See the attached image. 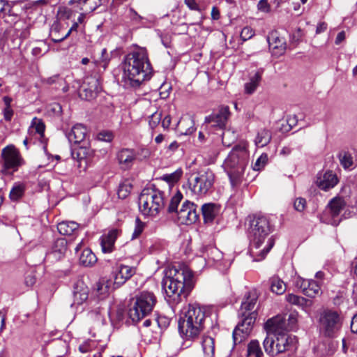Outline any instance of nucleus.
Masks as SVG:
<instances>
[{"label":"nucleus","instance_id":"nucleus-9","mask_svg":"<svg viewBox=\"0 0 357 357\" xmlns=\"http://www.w3.org/2000/svg\"><path fill=\"white\" fill-rule=\"evenodd\" d=\"M156 303L157 298L153 293L141 292L136 296L133 305H131L128 310L129 318L133 323H137L152 312Z\"/></svg>","mask_w":357,"mask_h":357},{"label":"nucleus","instance_id":"nucleus-21","mask_svg":"<svg viewBox=\"0 0 357 357\" xmlns=\"http://www.w3.org/2000/svg\"><path fill=\"white\" fill-rule=\"evenodd\" d=\"M89 288L82 280L77 281L73 286V303L72 305H82L88 299Z\"/></svg>","mask_w":357,"mask_h":357},{"label":"nucleus","instance_id":"nucleus-55","mask_svg":"<svg viewBox=\"0 0 357 357\" xmlns=\"http://www.w3.org/2000/svg\"><path fill=\"white\" fill-rule=\"evenodd\" d=\"M253 36V32L252 29L249 27H245L243 29L241 33V37L243 40H246L247 39L251 38Z\"/></svg>","mask_w":357,"mask_h":357},{"label":"nucleus","instance_id":"nucleus-45","mask_svg":"<svg viewBox=\"0 0 357 357\" xmlns=\"http://www.w3.org/2000/svg\"><path fill=\"white\" fill-rule=\"evenodd\" d=\"M145 227V223L142 222L139 218L135 219V225L134 231L132 234V239L138 238L143 232Z\"/></svg>","mask_w":357,"mask_h":357},{"label":"nucleus","instance_id":"nucleus-13","mask_svg":"<svg viewBox=\"0 0 357 357\" xmlns=\"http://www.w3.org/2000/svg\"><path fill=\"white\" fill-rule=\"evenodd\" d=\"M1 158V171L3 174H10L17 171L22 164L20 153L13 145H8L3 148Z\"/></svg>","mask_w":357,"mask_h":357},{"label":"nucleus","instance_id":"nucleus-52","mask_svg":"<svg viewBox=\"0 0 357 357\" xmlns=\"http://www.w3.org/2000/svg\"><path fill=\"white\" fill-rule=\"evenodd\" d=\"M297 322L296 315L295 314H290L288 319L287 320V331H291L294 328Z\"/></svg>","mask_w":357,"mask_h":357},{"label":"nucleus","instance_id":"nucleus-39","mask_svg":"<svg viewBox=\"0 0 357 357\" xmlns=\"http://www.w3.org/2000/svg\"><path fill=\"white\" fill-rule=\"evenodd\" d=\"M24 193V185L23 184L15 185L10 192V198L13 201L20 199Z\"/></svg>","mask_w":357,"mask_h":357},{"label":"nucleus","instance_id":"nucleus-32","mask_svg":"<svg viewBox=\"0 0 357 357\" xmlns=\"http://www.w3.org/2000/svg\"><path fill=\"white\" fill-rule=\"evenodd\" d=\"M79 225L73 221H63L58 224V231L64 236H70L76 232Z\"/></svg>","mask_w":357,"mask_h":357},{"label":"nucleus","instance_id":"nucleus-15","mask_svg":"<svg viewBox=\"0 0 357 357\" xmlns=\"http://www.w3.org/2000/svg\"><path fill=\"white\" fill-rule=\"evenodd\" d=\"M295 286L307 297L314 298L321 291V282L314 280H305L300 276L295 278Z\"/></svg>","mask_w":357,"mask_h":357},{"label":"nucleus","instance_id":"nucleus-14","mask_svg":"<svg viewBox=\"0 0 357 357\" xmlns=\"http://www.w3.org/2000/svg\"><path fill=\"white\" fill-rule=\"evenodd\" d=\"M267 336H278L282 334H287V319L282 315H277L268 319L264 326Z\"/></svg>","mask_w":357,"mask_h":357},{"label":"nucleus","instance_id":"nucleus-58","mask_svg":"<svg viewBox=\"0 0 357 357\" xmlns=\"http://www.w3.org/2000/svg\"><path fill=\"white\" fill-rule=\"evenodd\" d=\"M112 56V52H108L106 48L101 50V59L103 61H106L110 59Z\"/></svg>","mask_w":357,"mask_h":357},{"label":"nucleus","instance_id":"nucleus-42","mask_svg":"<svg viewBox=\"0 0 357 357\" xmlns=\"http://www.w3.org/2000/svg\"><path fill=\"white\" fill-rule=\"evenodd\" d=\"M182 199L183 195L180 192H177L175 195L172 197L168 206L167 211L169 213L177 212L178 206Z\"/></svg>","mask_w":357,"mask_h":357},{"label":"nucleus","instance_id":"nucleus-64","mask_svg":"<svg viewBox=\"0 0 357 357\" xmlns=\"http://www.w3.org/2000/svg\"><path fill=\"white\" fill-rule=\"evenodd\" d=\"M327 29V24L326 22H320L318 24L317 26L316 32L317 33H320Z\"/></svg>","mask_w":357,"mask_h":357},{"label":"nucleus","instance_id":"nucleus-24","mask_svg":"<svg viewBox=\"0 0 357 357\" xmlns=\"http://www.w3.org/2000/svg\"><path fill=\"white\" fill-rule=\"evenodd\" d=\"M136 273V268L126 265H120L115 273L114 282L118 285L124 284Z\"/></svg>","mask_w":357,"mask_h":357},{"label":"nucleus","instance_id":"nucleus-60","mask_svg":"<svg viewBox=\"0 0 357 357\" xmlns=\"http://www.w3.org/2000/svg\"><path fill=\"white\" fill-rule=\"evenodd\" d=\"M268 42L269 43V45H271L272 43H277L278 42V37L277 36V33L276 32H273L271 33L268 36ZM280 41L278 40V43H280Z\"/></svg>","mask_w":357,"mask_h":357},{"label":"nucleus","instance_id":"nucleus-53","mask_svg":"<svg viewBox=\"0 0 357 357\" xmlns=\"http://www.w3.org/2000/svg\"><path fill=\"white\" fill-rule=\"evenodd\" d=\"M306 204L305 199L303 198H297L294 202V208L298 211H303Z\"/></svg>","mask_w":357,"mask_h":357},{"label":"nucleus","instance_id":"nucleus-27","mask_svg":"<svg viewBox=\"0 0 357 357\" xmlns=\"http://www.w3.org/2000/svg\"><path fill=\"white\" fill-rule=\"evenodd\" d=\"M286 301L290 304L302 307L305 310L310 309L313 305L312 300L294 294H287Z\"/></svg>","mask_w":357,"mask_h":357},{"label":"nucleus","instance_id":"nucleus-4","mask_svg":"<svg viewBox=\"0 0 357 357\" xmlns=\"http://www.w3.org/2000/svg\"><path fill=\"white\" fill-rule=\"evenodd\" d=\"M206 310L198 304L189 305L178 320V331L185 340H194L199 337L205 327Z\"/></svg>","mask_w":357,"mask_h":357},{"label":"nucleus","instance_id":"nucleus-47","mask_svg":"<svg viewBox=\"0 0 357 357\" xmlns=\"http://www.w3.org/2000/svg\"><path fill=\"white\" fill-rule=\"evenodd\" d=\"M268 161V155L266 153L261 154L256 160L254 164L253 169L255 171H259L261 169Z\"/></svg>","mask_w":357,"mask_h":357},{"label":"nucleus","instance_id":"nucleus-54","mask_svg":"<svg viewBox=\"0 0 357 357\" xmlns=\"http://www.w3.org/2000/svg\"><path fill=\"white\" fill-rule=\"evenodd\" d=\"M59 79L60 75L59 74H56L52 77L42 79V82L45 84L52 85L53 84L56 83L59 80Z\"/></svg>","mask_w":357,"mask_h":357},{"label":"nucleus","instance_id":"nucleus-36","mask_svg":"<svg viewBox=\"0 0 357 357\" xmlns=\"http://www.w3.org/2000/svg\"><path fill=\"white\" fill-rule=\"evenodd\" d=\"M248 357H263L264 354L261 351L259 342L257 340H253L248 344Z\"/></svg>","mask_w":357,"mask_h":357},{"label":"nucleus","instance_id":"nucleus-18","mask_svg":"<svg viewBox=\"0 0 357 357\" xmlns=\"http://www.w3.org/2000/svg\"><path fill=\"white\" fill-rule=\"evenodd\" d=\"M82 91L80 96L86 100L93 99L101 91L98 79L96 77H88L82 86Z\"/></svg>","mask_w":357,"mask_h":357},{"label":"nucleus","instance_id":"nucleus-62","mask_svg":"<svg viewBox=\"0 0 357 357\" xmlns=\"http://www.w3.org/2000/svg\"><path fill=\"white\" fill-rule=\"evenodd\" d=\"M171 124V117L170 116H166L163 120L162 121V126L164 129H167Z\"/></svg>","mask_w":357,"mask_h":357},{"label":"nucleus","instance_id":"nucleus-50","mask_svg":"<svg viewBox=\"0 0 357 357\" xmlns=\"http://www.w3.org/2000/svg\"><path fill=\"white\" fill-rule=\"evenodd\" d=\"M113 134L109 131H102L98 134L97 138L98 140L109 142L113 139Z\"/></svg>","mask_w":357,"mask_h":357},{"label":"nucleus","instance_id":"nucleus-12","mask_svg":"<svg viewBox=\"0 0 357 357\" xmlns=\"http://www.w3.org/2000/svg\"><path fill=\"white\" fill-rule=\"evenodd\" d=\"M319 323L324 334L328 337H333L341 328L342 320L337 311L325 309L319 314Z\"/></svg>","mask_w":357,"mask_h":357},{"label":"nucleus","instance_id":"nucleus-41","mask_svg":"<svg viewBox=\"0 0 357 357\" xmlns=\"http://www.w3.org/2000/svg\"><path fill=\"white\" fill-rule=\"evenodd\" d=\"M183 174V170L181 168L177 169L175 172L171 174H164L162 177V180L165 181L169 183H174L177 182Z\"/></svg>","mask_w":357,"mask_h":357},{"label":"nucleus","instance_id":"nucleus-29","mask_svg":"<svg viewBox=\"0 0 357 357\" xmlns=\"http://www.w3.org/2000/svg\"><path fill=\"white\" fill-rule=\"evenodd\" d=\"M111 282L105 278H101L94 285L93 290L96 295L99 297L100 299H102L106 297L109 291Z\"/></svg>","mask_w":357,"mask_h":357},{"label":"nucleus","instance_id":"nucleus-5","mask_svg":"<svg viewBox=\"0 0 357 357\" xmlns=\"http://www.w3.org/2000/svg\"><path fill=\"white\" fill-rule=\"evenodd\" d=\"M257 301V295L255 291H250L245 295L238 312L241 321L233 331L234 344L241 343L250 333L257 317V313L254 310Z\"/></svg>","mask_w":357,"mask_h":357},{"label":"nucleus","instance_id":"nucleus-61","mask_svg":"<svg viewBox=\"0 0 357 357\" xmlns=\"http://www.w3.org/2000/svg\"><path fill=\"white\" fill-rule=\"evenodd\" d=\"M351 331L354 333H357V314H355L352 318L351 323Z\"/></svg>","mask_w":357,"mask_h":357},{"label":"nucleus","instance_id":"nucleus-3","mask_svg":"<svg viewBox=\"0 0 357 357\" xmlns=\"http://www.w3.org/2000/svg\"><path fill=\"white\" fill-rule=\"evenodd\" d=\"M192 271L187 266L173 267L162 280V288L169 301L178 303L186 298L194 287Z\"/></svg>","mask_w":357,"mask_h":357},{"label":"nucleus","instance_id":"nucleus-63","mask_svg":"<svg viewBox=\"0 0 357 357\" xmlns=\"http://www.w3.org/2000/svg\"><path fill=\"white\" fill-rule=\"evenodd\" d=\"M185 3L191 9V10H197L198 6L196 3L195 0H184Z\"/></svg>","mask_w":357,"mask_h":357},{"label":"nucleus","instance_id":"nucleus-10","mask_svg":"<svg viewBox=\"0 0 357 357\" xmlns=\"http://www.w3.org/2000/svg\"><path fill=\"white\" fill-rule=\"evenodd\" d=\"M215 182V174L210 169L192 173L188 179L189 188L192 194L204 196L213 189Z\"/></svg>","mask_w":357,"mask_h":357},{"label":"nucleus","instance_id":"nucleus-56","mask_svg":"<svg viewBox=\"0 0 357 357\" xmlns=\"http://www.w3.org/2000/svg\"><path fill=\"white\" fill-rule=\"evenodd\" d=\"M35 275L32 273L28 274L25 278V284L28 287H32L36 283Z\"/></svg>","mask_w":357,"mask_h":357},{"label":"nucleus","instance_id":"nucleus-25","mask_svg":"<svg viewBox=\"0 0 357 357\" xmlns=\"http://www.w3.org/2000/svg\"><path fill=\"white\" fill-rule=\"evenodd\" d=\"M67 250V241L65 238H60L56 239L52 247V250L49 253L50 257L59 260L63 257Z\"/></svg>","mask_w":357,"mask_h":357},{"label":"nucleus","instance_id":"nucleus-49","mask_svg":"<svg viewBox=\"0 0 357 357\" xmlns=\"http://www.w3.org/2000/svg\"><path fill=\"white\" fill-rule=\"evenodd\" d=\"M285 51L286 46H269V52H271L272 56L275 58H278L280 56L284 54Z\"/></svg>","mask_w":357,"mask_h":357},{"label":"nucleus","instance_id":"nucleus-31","mask_svg":"<svg viewBox=\"0 0 357 357\" xmlns=\"http://www.w3.org/2000/svg\"><path fill=\"white\" fill-rule=\"evenodd\" d=\"M70 4H77L79 10L84 12L94 10L100 3V0H71Z\"/></svg>","mask_w":357,"mask_h":357},{"label":"nucleus","instance_id":"nucleus-6","mask_svg":"<svg viewBox=\"0 0 357 357\" xmlns=\"http://www.w3.org/2000/svg\"><path fill=\"white\" fill-rule=\"evenodd\" d=\"M249 154L245 144L235 146L224 162L232 185L241 182L248 162Z\"/></svg>","mask_w":357,"mask_h":357},{"label":"nucleus","instance_id":"nucleus-46","mask_svg":"<svg viewBox=\"0 0 357 357\" xmlns=\"http://www.w3.org/2000/svg\"><path fill=\"white\" fill-rule=\"evenodd\" d=\"M341 165L344 168H349L353 165V158L349 153L344 152L340 155Z\"/></svg>","mask_w":357,"mask_h":357},{"label":"nucleus","instance_id":"nucleus-8","mask_svg":"<svg viewBox=\"0 0 357 357\" xmlns=\"http://www.w3.org/2000/svg\"><path fill=\"white\" fill-rule=\"evenodd\" d=\"M70 143L79 144L80 146L73 151V155L78 160L91 158L93 155V150L91 148L87 128L81 123L75 125L71 130L66 133Z\"/></svg>","mask_w":357,"mask_h":357},{"label":"nucleus","instance_id":"nucleus-7","mask_svg":"<svg viewBox=\"0 0 357 357\" xmlns=\"http://www.w3.org/2000/svg\"><path fill=\"white\" fill-rule=\"evenodd\" d=\"M165 192L153 188H144L139 197V208L146 216H155L164 208Z\"/></svg>","mask_w":357,"mask_h":357},{"label":"nucleus","instance_id":"nucleus-38","mask_svg":"<svg viewBox=\"0 0 357 357\" xmlns=\"http://www.w3.org/2000/svg\"><path fill=\"white\" fill-rule=\"evenodd\" d=\"M271 139V132L268 130L264 129L259 131L255 139V144L259 147H264L270 142Z\"/></svg>","mask_w":357,"mask_h":357},{"label":"nucleus","instance_id":"nucleus-19","mask_svg":"<svg viewBox=\"0 0 357 357\" xmlns=\"http://www.w3.org/2000/svg\"><path fill=\"white\" fill-rule=\"evenodd\" d=\"M337 175L332 171L319 172L316 177L315 184L321 190L328 191L333 188L338 183Z\"/></svg>","mask_w":357,"mask_h":357},{"label":"nucleus","instance_id":"nucleus-33","mask_svg":"<svg viewBox=\"0 0 357 357\" xmlns=\"http://www.w3.org/2000/svg\"><path fill=\"white\" fill-rule=\"evenodd\" d=\"M202 347L204 357H213L215 354V341L211 337H204Z\"/></svg>","mask_w":357,"mask_h":357},{"label":"nucleus","instance_id":"nucleus-37","mask_svg":"<svg viewBox=\"0 0 357 357\" xmlns=\"http://www.w3.org/2000/svg\"><path fill=\"white\" fill-rule=\"evenodd\" d=\"M204 253L209 261L214 262L220 261L223 257L222 252L214 246L207 247Z\"/></svg>","mask_w":357,"mask_h":357},{"label":"nucleus","instance_id":"nucleus-57","mask_svg":"<svg viewBox=\"0 0 357 357\" xmlns=\"http://www.w3.org/2000/svg\"><path fill=\"white\" fill-rule=\"evenodd\" d=\"M4 119L6 121H10L13 115V112L10 107H6L3 111Z\"/></svg>","mask_w":357,"mask_h":357},{"label":"nucleus","instance_id":"nucleus-51","mask_svg":"<svg viewBox=\"0 0 357 357\" xmlns=\"http://www.w3.org/2000/svg\"><path fill=\"white\" fill-rule=\"evenodd\" d=\"M257 8L259 10L267 13L271 10V6L267 0H260L257 4Z\"/></svg>","mask_w":357,"mask_h":357},{"label":"nucleus","instance_id":"nucleus-43","mask_svg":"<svg viewBox=\"0 0 357 357\" xmlns=\"http://www.w3.org/2000/svg\"><path fill=\"white\" fill-rule=\"evenodd\" d=\"M73 11L66 6H59L56 13L58 20H66L71 18Z\"/></svg>","mask_w":357,"mask_h":357},{"label":"nucleus","instance_id":"nucleus-2","mask_svg":"<svg viewBox=\"0 0 357 357\" xmlns=\"http://www.w3.org/2000/svg\"><path fill=\"white\" fill-rule=\"evenodd\" d=\"M248 236L250 241V254L253 261L264 259L274 245L271 238H268L272 231L269 220L264 215L249 217Z\"/></svg>","mask_w":357,"mask_h":357},{"label":"nucleus","instance_id":"nucleus-16","mask_svg":"<svg viewBox=\"0 0 357 357\" xmlns=\"http://www.w3.org/2000/svg\"><path fill=\"white\" fill-rule=\"evenodd\" d=\"M178 218L181 224L191 225L195 223L199 218L197 206L193 203L185 201L181 208L177 211Z\"/></svg>","mask_w":357,"mask_h":357},{"label":"nucleus","instance_id":"nucleus-44","mask_svg":"<svg viewBox=\"0 0 357 357\" xmlns=\"http://www.w3.org/2000/svg\"><path fill=\"white\" fill-rule=\"evenodd\" d=\"M31 128L36 130V132L40 136H43L45 132V124L43 121L36 117L33 118L31 122Z\"/></svg>","mask_w":357,"mask_h":357},{"label":"nucleus","instance_id":"nucleus-28","mask_svg":"<svg viewBox=\"0 0 357 357\" xmlns=\"http://www.w3.org/2000/svg\"><path fill=\"white\" fill-rule=\"evenodd\" d=\"M195 130L194 121L190 117L181 119L177 124V131L181 135H190Z\"/></svg>","mask_w":357,"mask_h":357},{"label":"nucleus","instance_id":"nucleus-17","mask_svg":"<svg viewBox=\"0 0 357 357\" xmlns=\"http://www.w3.org/2000/svg\"><path fill=\"white\" fill-rule=\"evenodd\" d=\"M231 113L228 106H224L219 109L217 112L206 116L205 122L208 123L211 127L223 129L229 119Z\"/></svg>","mask_w":357,"mask_h":357},{"label":"nucleus","instance_id":"nucleus-23","mask_svg":"<svg viewBox=\"0 0 357 357\" xmlns=\"http://www.w3.org/2000/svg\"><path fill=\"white\" fill-rule=\"evenodd\" d=\"M346 205V202L342 197H336L332 199L328 203V208L330 210L331 215L333 218L331 224L333 225H337L340 223V220H336L343 210Z\"/></svg>","mask_w":357,"mask_h":357},{"label":"nucleus","instance_id":"nucleus-1","mask_svg":"<svg viewBox=\"0 0 357 357\" xmlns=\"http://www.w3.org/2000/svg\"><path fill=\"white\" fill-rule=\"evenodd\" d=\"M123 79L126 85L137 88L153 75V68L145 47H138L127 54L122 63Z\"/></svg>","mask_w":357,"mask_h":357},{"label":"nucleus","instance_id":"nucleus-40","mask_svg":"<svg viewBox=\"0 0 357 357\" xmlns=\"http://www.w3.org/2000/svg\"><path fill=\"white\" fill-rule=\"evenodd\" d=\"M132 185L128 181H125L119 185L117 195L121 199L126 198L130 193Z\"/></svg>","mask_w":357,"mask_h":357},{"label":"nucleus","instance_id":"nucleus-20","mask_svg":"<svg viewBox=\"0 0 357 357\" xmlns=\"http://www.w3.org/2000/svg\"><path fill=\"white\" fill-rule=\"evenodd\" d=\"M120 234L121 230L113 229L100 237V246L103 253H111L114 250V243Z\"/></svg>","mask_w":357,"mask_h":357},{"label":"nucleus","instance_id":"nucleus-22","mask_svg":"<svg viewBox=\"0 0 357 357\" xmlns=\"http://www.w3.org/2000/svg\"><path fill=\"white\" fill-rule=\"evenodd\" d=\"M136 153L133 149H123L118 152L117 159L123 169H130L136 160Z\"/></svg>","mask_w":357,"mask_h":357},{"label":"nucleus","instance_id":"nucleus-35","mask_svg":"<svg viewBox=\"0 0 357 357\" xmlns=\"http://www.w3.org/2000/svg\"><path fill=\"white\" fill-rule=\"evenodd\" d=\"M97 261V257L90 249H84L80 257L79 262L84 266H91Z\"/></svg>","mask_w":357,"mask_h":357},{"label":"nucleus","instance_id":"nucleus-11","mask_svg":"<svg viewBox=\"0 0 357 357\" xmlns=\"http://www.w3.org/2000/svg\"><path fill=\"white\" fill-rule=\"evenodd\" d=\"M265 352L270 356H275L287 351L296 348V337L287 334H282L273 337L266 336L263 342Z\"/></svg>","mask_w":357,"mask_h":357},{"label":"nucleus","instance_id":"nucleus-30","mask_svg":"<svg viewBox=\"0 0 357 357\" xmlns=\"http://www.w3.org/2000/svg\"><path fill=\"white\" fill-rule=\"evenodd\" d=\"M263 70L260 69L255 74L250 77L248 82L244 85L245 93L247 94H252L259 86L261 80Z\"/></svg>","mask_w":357,"mask_h":357},{"label":"nucleus","instance_id":"nucleus-59","mask_svg":"<svg viewBox=\"0 0 357 357\" xmlns=\"http://www.w3.org/2000/svg\"><path fill=\"white\" fill-rule=\"evenodd\" d=\"M345 38H346V32L344 31H342L337 34V36L335 38V43L336 44L342 43L344 42Z\"/></svg>","mask_w":357,"mask_h":357},{"label":"nucleus","instance_id":"nucleus-26","mask_svg":"<svg viewBox=\"0 0 357 357\" xmlns=\"http://www.w3.org/2000/svg\"><path fill=\"white\" fill-rule=\"evenodd\" d=\"M201 210L204 222H212L220 211V206L213 203H207L202 205Z\"/></svg>","mask_w":357,"mask_h":357},{"label":"nucleus","instance_id":"nucleus-48","mask_svg":"<svg viewBox=\"0 0 357 357\" xmlns=\"http://www.w3.org/2000/svg\"><path fill=\"white\" fill-rule=\"evenodd\" d=\"M162 118L161 113L155 112L149 116V124L151 129L156 128L160 123Z\"/></svg>","mask_w":357,"mask_h":357},{"label":"nucleus","instance_id":"nucleus-34","mask_svg":"<svg viewBox=\"0 0 357 357\" xmlns=\"http://www.w3.org/2000/svg\"><path fill=\"white\" fill-rule=\"evenodd\" d=\"M271 290L273 293L281 295L286 291V284L278 276H273L269 279Z\"/></svg>","mask_w":357,"mask_h":357}]
</instances>
